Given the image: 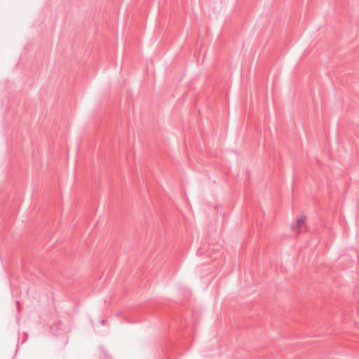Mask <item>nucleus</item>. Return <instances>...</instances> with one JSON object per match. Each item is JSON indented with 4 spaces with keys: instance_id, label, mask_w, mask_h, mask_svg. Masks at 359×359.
I'll return each instance as SVG.
<instances>
[{
    "instance_id": "nucleus-1",
    "label": "nucleus",
    "mask_w": 359,
    "mask_h": 359,
    "mask_svg": "<svg viewBox=\"0 0 359 359\" xmlns=\"http://www.w3.org/2000/svg\"><path fill=\"white\" fill-rule=\"evenodd\" d=\"M306 220L305 215H299L295 220L294 229L299 231V229L304 225Z\"/></svg>"
}]
</instances>
